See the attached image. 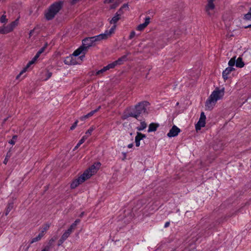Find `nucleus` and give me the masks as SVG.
I'll return each mask as SVG.
<instances>
[{"mask_svg": "<svg viewBox=\"0 0 251 251\" xmlns=\"http://www.w3.org/2000/svg\"><path fill=\"white\" fill-rule=\"evenodd\" d=\"M149 105L150 103L147 101L139 102L133 107H130L128 113L123 116V119H126L129 117H133L138 119L141 116L147 115L148 114L147 107Z\"/></svg>", "mask_w": 251, "mask_h": 251, "instance_id": "obj_1", "label": "nucleus"}, {"mask_svg": "<svg viewBox=\"0 0 251 251\" xmlns=\"http://www.w3.org/2000/svg\"><path fill=\"white\" fill-rule=\"evenodd\" d=\"M224 94V88L221 89L216 88L215 90L212 92L205 102V107L206 109L210 110L212 109L217 101L223 98Z\"/></svg>", "mask_w": 251, "mask_h": 251, "instance_id": "obj_2", "label": "nucleus"}, {"mask_svg": "<svg viewBox=\"0 0 251 251\" xmlns=\"http://www.w3.org/2000/svg\"><path fill=\"white\" fill-rule=\"evenodd\" d=\"M96 168L95 165L91 166L88 169L86 170L76 179L74 180L71 184L72 189H75L80 184L83 183L86 179L89 178L93 175L96 172Z\"/></svg>", "mask_w": 251, "mask_h": 251, "instance_id": "obj_3", "label": "nucleus"}, {"mask_svg": "<svg viewBox=\"0 0 251 251\" xmlns=\"http://www.w3.org/2000/svg\"><path fill=\"white\" fill-rule=\"evenodd\" d=\"M63 5V1H58L52 3L49 8L45 14V18L47 20L53 19L57 13L61 9Z\"/></svg>", "mask_w": 251, "mask_h": 251, "instance_id": "obj_4", "label": "nucleus"}, {"mask_svg": "<svg viewBox=\"0 0 251 251\" xmlns=\"http://www.w3.org/2000/svg\"><path fill=\"white\" fill-rule=\"evenodd\" d=\"M116 27V25H114L109 30H106L103 33L94 36V39L95 40L96 42L100 41L102 40L107 39L114 32Z\"/></svg>", "mask_w": 251, "mask_h": 251, "instance_id": "obj_5", "label": "nucleus"}, {"mask_svg": "<svg viewBox=\"0 0 251 251\" xmlns=\"http://www.w3.org/2000/svg\"><path fill=\"white\" fill-rule=\"evenodd\" d=\"M215 0H208L207 4L205 6V10L207 14L210 16H212L215 11V6L213 2Z\"/></svg>", "mask_w": 251, "mask_h": 251, "instance_id": "obj_6", "label": "nucleus"}, {"mask_svg": "<svg viewBox=\"0 0 251 251\" xmlns=\"http://www.w3.org/2000/svg\"><path fill=\"white\" fill-rule=\"evenodd\" d=\"M94 36L90 37H87L84 39L82 42V46H84L85 49L87 51L88 48L95 45L96 41L94 39Z\"/></svg>", "mask_w": 251, "mask_h": 251, "instance_id": "obj_7", "label": "nucleus"}, {"mask_svg": "<svg viewBox=\"0 0 251 251\" xmlns=\"http://www.w3.org/2000/svg\"><path fill=\"white\" fill-rule=\"evenodd\" d=\"M205 119L206 116L204 115V112H201V114L200 118L195 126L196 130H200L201 127H204L205 125Z\"/></svg>", "mask_w": 251, "mask_h": 251, "instance_id": "obj_8", "label": "nucleus"}, {"mask_svg": "<svg viewBox=\"0 0 251 251\" xmlns=\"http://www.w3.org/2000/svg\"><path fill=\"white\" fill-rule=\"evenodd\" d=\"M86 51H87L85 49L84 46H81L77 49L74 51V52L72 54V55H73L75 58V57L78 56L81 53H83L84 54L83 55H81L80 57H79V58H80L81 60H82V58L84 57V54Z\"/></svg>", "mask_w": 251, "mask_h": 251, "instance_id": "obj_9", "label": "nucleus"}, {"mask_svg": "<svg viewBox=\"0 0 251 251\" xmlns=\"http://www.w3.org/2000/svg\"><path fill=\"white\" fill-rule=\"evenodd\" d=\"M180 129L177 126L174 125L167 133V136L169 137H176L180 132Z\"/></svg>", "mask_w": 251, "mask_h": 251, "instance_id": "obj_10", "label": "nucleus"}, {"mask_svg": "<svg viewBox=\"0 0 251 251\" xmlns=\"http://www.w3.org/2000/svg\"><path fill=\"white\" fill-rule=\"evenodd\" d=\"M64 62L65 64L68 65H74L78 63L76 60V58L73 55H72V54H71L68 56H67L65 58Z\"/></svg>", "mask_w": 251, "mask_h": 251, "instance_id": "obj_11", "label": "nucleus"}, {"mask_svg": "<svg viewBox=\"0 0 251 251\" xmlns=\"http://www.w3.org/2000/svg\"><path fill=\"white\" fill-rule=\"evenodd\" d=\"M38 58L39 57L36 54L34 56V57L32 59V60L27 63L26 67H25L23 69V70L20 72V73L16 76V78L19 79L20 76L24 73H25L27 69L30 67V66L31 65L33 64Z\"/></svg>", "mask_w": 251, "mask_h": 251, "instance_id": "obj_12", "label": "nucleus"}, {"mask_svg": "<svg viewBox=\"0 0 251 251\" xmlns=\"http://www.w3.org/2000/svg\"><path fill=\"white\" fill-rule=\"evenodd\" d=\"M151 18L149 16H147L145 18V22L141 24H140L136 27V29L139 31H142L144 29L150 24Z\"/></svg>", "mask_w": 251, "mask_h": 251, "instance_id": "obj_13", "label": "nucleus"}, {"mask_svg": "<svg viewBox=\"0 0 251 251\" xmlns=\"http://www.w3.org/2000/svg\"><path fill=\"white\" fill-rule=\"evenodd\" d=\"M75 224L71 225L70 227L63 233L61 237L63 240L65 241L68 238V237L72 233L73 230L75 229Z\"/></svg>", "mask_w": 251, "mask_h": 251, "instance_id": "obj_14", "label": "nucleus"}, {"mask_svg": "<svg viewBox=\"0 0 251 251\" xmlns=\"http://www.w3.org/2000/svg\"><path fill=\"white\" fill-rule=\"evenodd\" d=\"M146 137V135L141 132H137V135L135 138V142L136 147H139L140 145V141Z\"/></svg>", "mask_w": 251, "mask_h": 251, "instance_id": "obj_15", "label": "nucleus"}, {"mask_svg": "<svg viewBox=\"0 0 251 251\" xmlns=\"http://www.w3.org/2000/svg\"><path fill=\"white\" fill-rule=\"evenodd\" d=\"M221 223V221H217L216 222L215 224H212L211 225H210L206 228H207V229H206L205 230V231L204 232V233L203 234V236L204 237H206L207 236H208L210 234H211L212 232H211L210 230L211 229H214L216 226L218 224H220Z\"/></svg>", "mask_w": 251, "mask_h": 251, "instance_id": "obj_16", "label": "nucleus"}, {"mask_svg": "<svg viewBox=\"0 0 251 251\" xmlns=\"http://www.w3.org/2000/svg\"><path fill=\"white\" fill-rule=\"evenodd\" d=\"M235 69L233 67H227L226 68L222 73L223 78L225 80H226L228 78V75Z\"/></svg>", "mask_w": 251, "mask_h": 251, "instance_id": "obj_17", "label": "nucleus"}, {"mask_svg": "<svg viewBox=\"0 0 251 251\" xmlns=\"http://www.w3.org/2000/svg\"><path fill=\"white\" fill-rule=\"evenodd\" d=\"M159 126V125L152 123L149 125V128L148 130V132H151L155 131L157 130V127Z\"/></svg>", "mask_w": 251, "mask_h": 251, "instance_id": "obj_18", "label": "nucleus"}, {"mask_svg": "<svg viewBox=\"0 0 251 251\" xmlns=\"http://www.w3.org/2000/svg\"><path fill=\"white\" fill-rule=\"evenodd\" d=\"M121 16H120V14L118 12H116L114 17L112 18V19L110 21V23L111 24H115L120 19Z\"/></svg>", "mask_w": 251, "mask_h": 251, "instance_id": "obj_19", "label": "nucleus"}, {"mask_svg": "<svg viewBox=\"0 0 251 251\" xmlns=\"http://www.w3.org/2000/svg\"><path fill=\"white\" fill-rule=\"evenodd\" d=\"M127 60V55H124L121 57L119 58L118 60L115 61L117 65L123 64Z\"/></svg>", "mask_w": 251, "mask_h": 251, "instance_id": "obj_20", "label": "nucleus"}, {"mask_svg": "<svg viewBox=\"0 0 251 251\" xmlns=\"http://www.w3.org/2000/svg\"><path fill=\"white\" fill-rule=\"evenodd\" d=\"M11 32L8 25L2 26L0 27V33L5 34Z\"/></svg>", "mask_w": 251, "mask_h": 251, "instance_id": "obj_21", "label": "nucleus"}, {"mask_svg": "<svg viewBox=\"0 0 251 251\" xmlns=\"http://www.w3.org/2000/svg\"><path fill=\"white\" fill-rule=\"evenodd\" d=\"M50 226V224L49 223H46L45 224H44L42 226V227L41 228V232H40V233L44 236L45 233L47 231V230H48Z\"/></svg>", "mask_w": 251, "mask_h": 251, "instance_id": "obj_22", "label": "nucleus"}, {"mask_svg": "<svg viewBox=\"0 0 251 251\" xmlns=\"http://www.w3.org/2000/svg\"><path fill=\"white\" fill-rule=\"evenodd\" d=\"M18 23L19 19L18 18L14 21L11 22L10 24L8 25L11 31H13V30L16 27V26L18 25Z\"/></svg>", "mask_w": 251, "mask_h": 251, "instance_id": "obj_23", "label": "nucleus"}, {"mask_svg": "<svg viewBox=\"0 0 251 251\" xmlns=\"http://www.w3.org/2000/svg\"><path fill=\"white\" fill-rule=\"evenodd\" d=\"M236 66L238 68H242L244 66V63L242 60V58L240 57H238L236 60H235Z\"/></svg>", "mask_w": 251, "mask_h": 251, "instance_id": "obj_24", "label": "nucleus"}, {"mask_svg": "<svg viewBox=\"0 0 251 251\" xmlns=\"http://www.w3.org/2000/svg\"><path fill=\"white\" fill-rule=\"evenodd\" d=\"M100 106H99L98 108L96 109L95 110L91 111L90 112L85 115L84 117H82L81 119H86L94 115V113L98 112L100 109Z\"/></svg>", "mask_w": 251, "mask_h": 251, "instance_id": "obj_25", "label": "nucleus"}, {"mask_svg": "<svg viewBox=\"0 0 251 251\" xmlns=\"http://www.w3.org/2000/svg\"><path fill=\"white\" fill-rule=\"evenodd\" d=\"M56 239V237H53L51 239H50V241H49L48 244L46 245V246L45 248H48V250L50 251V248L51 247H52L53 245V243L55 242Z\"/></svg>", "mask_w": 251, "mask_h": 251, "instance_id": "obj_26", "label": "nucleus"}, {"mask_svg": "<svg viewBox=\"0 0 251 251\" xmlns=\"http://www.w3.org/2000/svg\"><path fill=\"white\" fill-rule=\"evenodd\" d=\"M147 125L145 121H142L140 123V126L137 127L136 129L138 131H142L147 127Z\"/></svg>", "mask_w": 251, "mask_h": 251, "instance_id": "obj_27", "label": "nucleus"}, {"mask_svg": "<svg viewBox=\"0 0 251 251\" xmlns=\"http://www.w3.org/2000/svg\"><path fill=\"white\" fill-rule=\"evenodd\" d=\"M86 139V136H84L82 137V138L78 141L77 145L75 146V147L74 149V150H76L78 148V147L83 144L85 140Z\"/></svg>", "mask_w": 251, "mask_h": 251, "instance_id": "obj_28", "label": "nucleus"}, {"mask_svg": "<svg viewBox=\"0 0 251 251\" xmlns=\"http://www.w3.org/2000/svg\"><path fill=\"white\" fill-rule=\"evenodd\" d=\"M13 206L14 205L13 202L8 203L5 211V215H7L9 214L11 210L13 208Z\"/></svg>", "mask_w": 251, "mask_h": 251, "instance_id": "obj_29", "label": "nucleus"}, {"mask_svg": "<svg viewBox=\"0 0 251 251\" xmlns=\"http://www.w3.org/2000/svg\"><path fill=\"white\" fill-rule=\"evenodd\" d=\"M43 237V235L39 233V234L36 237H34L32 239L30 244H32L34 242H37L41 239V238Z\"/></svg>", "mask_w": 251, "mask_h": 251, "instance_id": "obj_30", "label": "nucleus"}, {"mask_svg": "<svg viewBox=\"0 0 251 251\" xmlns=\"http://www.w3.org/2000/svg\"><path fill=\"white\" fill-rule=\"evenodd\" d=\"M235 63V57L231 58L229 61H228V65L229 66L228 67H233Z\"/></svg>", "mask_w": 251, "mask_h": 251, "instance_id": "obj_31", "label": "nucleus"}, {"mask_svg": "<svg viewBox=\"0 0 251 251\" xmlns=\"http://www.w3.org/2000/svg\"><path fill=\"white\" fill-rule=\"evenodd\" d=\"M116 66H117V64L116 63L115 61H114L112 63L108 64L106 67L109 70L110 69L114 68Z\"/></svg>", "mask_w": 251, "mask_h": 251, "instance_id": "obj_32", "label": "nucleus"}, {"mask_svg": "<svg viewBox=\"0 0 251 251\" xmlns=\"http://www.w3.org/2000/svg\"><path fill=\"white\" fill-rule=\"evenodd\" d=\"M108 70L106 66L104 67L102 69H100V70H99L96 72L97 75H99L103 73L104 72H106V71Z\"/></svg>", "mask_w": 251, "mask_h": 251, "instance_id": "obj_33", "label": "nucleus"}, {"mask_svg": "<svg viewBox=\"0 0 251 251\" xmlns=\"http://www.w3.org/2000/svg\"><path fill=\"white\" fill-rule=\"evenodd\" d=\"M94 128L93 127H91L85 133V135L84 136H86V139L87 137L90 135L94 130Z\"/></svg>", "mask_w": 251, "mask_h": 251, "instance_id": "obj_34", "label": "nucleus"}, {"mask_svg": "<svg viewBox=\"0 0 251 251\" xmlns=\"http://www.w3.org/2000/svg\"><path fill=\"white\" fill-rule=\"evenodd\" d=\"M17 139V135H14L12 137V139H11L10 141H9L8 143L12 145H14L16 143V140Z\"/></svg>", "mask_w": 251, "mask_h": 251, "instance_id": "obj_35", "label": "nucleus"}, {"mask_svg": "<svg viewBox=\"0 0 251 251\" xmlns=\"http://www.w3.org/2000/svg\"><path fill=\"white\" fill-rule=\"evenodd\" d=\"M10 156H11V153H10V151H9V152H8L7 153L6 155L5 156V158L4 161H3V163L4 164H7V163L9 158L10 157Z\"/></svg>", "mask_w": 251, "mask_h": 251, "instance_id": "obj_36", "label": "nucleus"}, {"mask_svg": "<svg viewBox=\"0 0 251 251\" xmlns=\"http://www.w3.org/2000/svg\"><path fill=\"white\" fill-rule=\"evenodd\" d=\"M244 18L246 20H251V9H250V10L248 13L244 15Z\"/></svg>", "mask_w": 251, "mask_h": 251, "instance_id": "obj_37", "label": "nucleus"}, {"mask_svg": "<svg viewBox=\"0 0 251 251\" xmlns=\"http://www.w3.org/2000/svg\"><path fill=\"white\" fill-rule=\"evenodd\" d=\"M0 21L1 23H6L7 22L6 15H3L0 18Z\"/></svg>", "mask_w": 251, "mask_h": 251, "instance_id": "obj_38", "label": "nucleus"}, {"mask_svg": "<svg viewBox=\"0 0 251 251\" xmlns=\"http://www.w3.org/2000/svg\"><path fill=\"white\" fill-rule=\"evenodd\" d=\"M45 47H42L38 51V52L36 53V55L39 57L40 54L43 53L44 51H45Z\"/></svg>", "mask_w": 251, "mask_h": 251, "instance_id": "obj_39", "label": "nucleus"}, {"mask_svg": "<svg viewBox=\"0 0 251 251\" xmlns=\"http://www.w3.org/2000/svg\"><path fill=\"white\" fill-rule=\"evenodd\" d=\"M46 78L45 79V80H47L49 79L52 75V73L47 71L46 73Z\"/></svg>", "mask_w": 251, "mask_h": 251, "instance_id": "obj_40", "label": "nucleus"}, {"mask_svg": "<svg viewBox=\"0 0 251 251\" xmlns=\"http://www.w3.org/2000/svg\"><path fill=\"white\" fill-rule=\"evenodd\" d=\"M135 32L134 31H132L130 33V35L129 36V39H132L135 36Z\"/></svg>", "mask_w": 251, "mask_h": 251, "instance_id": "obj_41", "label": "nucleus"}, {"mask_svg": "<svg viewBox=\"0 0 251 251\" xmlns=\"http://www.w3.org/2000/svg\"><path fill=\"white\" fill-rule=\"evenodd\" d=\"M77 123H78V121H76L74 124L73 125L71 126L70 127V129L71 130H73L74 129L75 127L77 125Z\"/></svg>", "mask_w": 251, "mask_h": 251, "instance_id": "obj_42", "label": "nucleus"}, {"mask_svg": "<svg viewBox=\"0 0 251 251\" xmlns=\"http://www.w3.org/2000/svg\"><path fill=\"white\" fill-rule=\"evenodd\" d=\"M65 241L64 240H63L61 238H60V239L59 240L58 242V246H61L63 243V242H64Z\"/></svg>", "mask_w": 251, "mask_h": 251, "instance_id": "obj_43", "label": "nucleus"}, {"mask_svg": "<svg viewBox=\"0 0 251 251\" xmlns=\"http://www.w3.org/2000/svg\"><path fill=\"white\" fill-rule=\"evenodd\" d=\"M123 9H128V4H124L122 7Z\"/></svg>", "mask_w": 251, "mask_h": 251, "instance_id": "obj_44", "label": "nucleus"}, {"mask_svg": "<svg viewBox=\"0 0 251 251\" xmlns=\"http://www.w3.org/2000/svg\"><path fill=\"white\" fill-rule=\"evenodd\" d=\"M123 10L124 9L121 7L117 12H118V13L120 14V16H121V14H122L124 12Z\"/></svg>", "mask_w": 251, "mask_h": 251, "instance_id": "obj_45", "label": "nucleus"}, {"mask_svg": "<svg viewBox=\"0 0 251 251\" xmlns=\"http://www.w3.org/2000/svg\"><path fill=\"white\" fill-rule=\"evenodd\" d=\"M170 222H166L165 225H164V227L165 228L168 227L170 226Z\"/></svg>", "mask_w": 251, "mask_h": 251, "instance_id": "obj_46", "label": "nucleus"}, {"mask_svg": "<svg viewBox=\"0 0 251 251\" xmlns=\"http://www.w3.org/2000/svg\"><path fill=\"white\" fill-rule=\"evenodd\" d=\"M80 221L78 219H77L75 221V222L72 225H73L74 224H75V227L77 225V223H79Z\"/></svg>", "mask_w": 251, "mask_h": 251, "instance_id": "obj_47", "label": "nucleus"}, {"mask_svg": "<svg viewBox=\"0 0 251 251\" xmlns=\"http://www.w3.org/2000/svg\"><path fill=\"white\" fill-rule=\"evenodd\" d=\"M117 6V4H112V5L111 6V9H114V8H115Z\"/></svg>", "mask_w": 251, "mask_h": 251, "instance_id": "obj_48", "label": "nucleus"}, {"mask_svg": "<svg viewBox=\"0 0 251 251\" xmlns=\"http://www.w3.org/2000/svg\"><path fill=\"white\" fill-rule=\"evenodd\" d=\"M133 146V143H131V144H129L128 146H127V147L128 148H132V147Z\"/></svg>", "mask_w": 251, "mask_h": 251, "instance_id": "obj_49", "label": "nucleus"}, {"mask_svg": "<svg viewBox=\"0 0 251 251\" xmlns=\"http://www.w3.org/2000/svg\"><path fill=\"white\" fill-rule=\"evenodd\" d=\"M34 30H31L29 32V36H31L32 34V33L33 32Z\"/></svg>", "mask_w": 251, "mask_h": 251, "instance_id": "obj_50", "label": "nucleus"}, {"mask_svg": "<svg viewBox=\"0 0 251 251\" xmlns=\"http://www.w3.org/2000/svg\"><path fill=\"white\" fill-rule=\"evenodd\" d=\"M41 251H50L48 248H44Z\"/></svg>", "mask_w": 251, "mask_h": 251, "instance_id": "obj_51", "label": "nucleus"}, {"mask_svg": "<svg viewBox=\"0 0 251 251\" xmlns=\"http://www.w3.org/2000/svg\"><path fill=\"white\" fill-rule=\"evenodd\" d=\"M48 46V44L47 43H46L43 47H45V50Z\"/></svg>", "mask_w": 251, "mask_h": 251, "instance_id": "obj_52", "label": "nucleus"}, {"mask_svg": "<svg viewBox=\"0 0 251 251\" xmlns=\"http://www.w3.org/2000/svg\"><path fill=\"white\" fill-rule=\"evenodd\" d=\"M114 0H106V2H107L108 3L112 2Z\"/></svg>", "mask_w": 251, "mask_h": 251, "instance_id": "obj_53", "label": "nucleus"}, {"mask_svg": "<svg viewBox=\"0 0 251 251\" xmlns=\"http://www.w3.org/2000/svg\"><path fill=\"white\" fill-rule=\"evenodd\" d=\"M248 27H251V25H248Z\"/></svg>", "mask_w": 251, "mask_h": 251, "instance_id": "obj_54", "label": "nucleus"}, {"mask_svg": "<svg viewBox=\"0 0 251 251\" xmlns=\"http://www.w3.org/2000/svg\"><path fill=\"white\" fill-rule=\"evenodd\" d=\"M6 121V119H5L4 120V122H5Z\"/></svg>", "mask_w": 251, "mask_h": 251, "instance_id": "obj_55", "label": "nucleus"}, {"mask_svg": "<svg viewBox=\"0 0 251 251\" xmlns=\"http://www.w3.org/2000/svg\"><path fill=\"white\" fill-rule=\"evenodd\" d=\"M98 164L100 166V163H98Z\"/></svg>", "mask_w": 251, "mask_h": 251, "instance_id": "obj_56", "label": "nucleus"}]
</instances>
